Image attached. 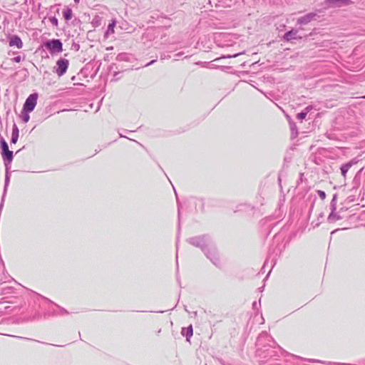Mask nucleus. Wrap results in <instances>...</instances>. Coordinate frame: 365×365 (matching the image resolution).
Instances as JSON below:
<instances>
[{"label": "nucleus", "instance_id": "nucleus-1", "mask_svg": "<svg viewBox=\"0 0 365 365\" xmlns=\"http://www.w3.org/2000/svg\"><path fill=\"white\" fill-rule=\"evenodd\" d=\"M189 244L199 247L202 251H203L211 242L210 238L207 235H200L196 237H190L187 240Z\"/></svg>", "mask_w": 365, "mask_h": 365}, {"label": "nucleus", "instance_id": "nucleus-2", "mask_svg": "<svg viewBox=\"0 0 365 365\" xmlns=\"http://www.w3.org/2000/svg\"><path fill=\"white\" fill-rule=\"evenodd\" d=\"M202 252L214 265L217 267L220 265V261L217 250L212 242Z\"/></svg>", "mask_w": 365, "mask_h": 365}, {"label": "nucleus", "instance_id": "nucleus-3", "mask_svg": "<svg viewBox=\"0 0 365 365\" xmlns=\"http://www.w3.org/2000/svg\"><path fill=\"white\" fill-rule=\"evenodd\" d=\"M44 46L51 53H61L63 51V43L60 39L48 40L44 43Z\"/></svg>", "mask_w": 365, "mask_h": 365}, {"label": "nucleus", "instance_id": "nucleus-4", "mask_svg": "<svg viewBox=\"0 0 365 365\" xmlns=\"http://www.w3.org/2000/svg\"><path fill=\"white\" fill-rule=\"evenodd\" d=\"M37 99H38V93H34L31 94L26 100L23 109L24 111L26 112H31L34 110L36 103H37Z\"/></svg>", "mask_w": 365, "mask_h": 365}, {"label": "nucleus", "instance_id": "nucleus-5", "mask_svg": "<svg viewBox=\"0 0 365 365\" xmlns=\"http://www.w3.org/2000/svg\"><path fill=\"white\" fill-rule=\"evenodd\" d=\"M68 60L66 58H60L56 62V68L55 70V72L58 76H63L64 73H66L68 67Z\"/></svg>", "mask_w": 365, "mask_h": 365}, {"label": "nucleus", "instance_id": "nucleus-6", "mask_svg": "<svg viewBox=\"0 0 365 365\" xmlns=\"http://www.w3.org/2000/svg\"><path fill=\"white\" fill-rule=\"evenodd\" d=\"M318 15L317 12H310L303 16L299 17L297 21V24L307 25L312 21L316 20V17Z\"/></svg>", "mask_w": 365, "mask_h": 365}, {"label": "nucleus", "instance_id": "nucleus-7", "mask_svg": "<svg viewBox=\"0 0 365 365\" xmlns=\"http://www.w3.org/2000/svg\"><path fill=\"white\" fill-rule=\"evenodd\" d=\"M324 3L328 7H341L351 3V0H325Z\"/></svg>", "mask_w": 365, "mask_h": 365}, {"label": "nucleus", "instance_id": "nucleus-8", "mask_svg": "<svg viewBox=\"0 0 365 365\" xmlns=\"http://www.w3.org/2000/svg\"><path fill=\"white\" fill-rule=\"evenodd\" d=\"M284 39L287 41H291L292 40L301 39L302 36L298 35L297 29H292L286 32L283 36Z\"/></svg>", "mask_w": 365, "mask_h": 365}, {"label": "nucleus", "instance_id": "nucleus-9", "mask_svg": "<svg viewBox=\"0 0 365 365\" xmlns=\"http://www.w3.org/2000/svg\"><path fill=\"white\" fill-rule=\"evenodd\" d=\"M9 46H15L18 48H21L23 47V42L19 36H18L17 35H14L10 38Z\"/></svg>", "mask_w": 365, "mask_h": 365}, {"label": "nucleus", "instance_id": "nucleus-10", "mask_svg": "<svg viewBox=\"0 0 365 365\" xmlns=\"http://www.w3.org/2000/svg\"><path fill=\"white\" fill-rule=\"evenodd\" d=\"M354 163L352 161H350L347 163L343 164L341 168V173L344 178H346V173L348 170L351 168V167L353 165Z\"/></svg>", "mask_w": 365, "mask_h": 365}, {"label": "nucleus", "instance_id": "nucleus-11", "mask_svg": "<svg viewBox=\"0 0 365 365\" xmlns=\"http://www.w3.org/2000/svg\"><path fill=\"white\" fill-rule=\"evenodd\" d=\"M182 334L186 336L187 341L193 334V329L192 325H190L187 328H182Z\"/></svg>", "mask_w": 365, "mask_h": 365}, {"label": "nucleus", "instance_id": "nucleus-12", "mask_svg": "<svg viewBox=\"0 0 365 365\" xmlns=\"http://www.w3.org/2000/svg\"><path fill=\"white\" fill-rule=\"evenodd\" d=\"M2 158L5 162L10 163L14 158L13 152L9 150L2 153Z\"/></svg>", "mask_w": 365, "mask_h": 365}, {"label": "nucleus", "instance_id": "nucleus-13", "mask_svg": "<svg viewBox=\"0 0 365 365\" xmlns=\"http://www.w3.org/2000/svg\"><path fill=\"white\" fill-rule=\"evenodd\" d=\"M341 219V217L338 214L335 213V212H331V213L328 216L327 220L329 222L333 223V222H335L336 221L339 220Z\"/></svg>", "mask_w": 365, "mask_h": 365}, {"label": "nucleus", "instance_id": "nucleus-14", "mask_svg": "<svg viewBox=\"0 0 365 365\" xmlns=\"http://www.w3.org/2000/svg\"><path fill=\"white\" fill-rule=\"evenodd\" d=\"M63 16L66 20H70L72 18V10L69 8L64 9L63 11Z\"/></svg>", "mask_w": 365, "mask_h": 365}, {"label": "nucleus", "instance_id": "nucleus-15", "mask_svg": "<svg viewBox=\"0 0 365 365\" xmlns=\"http://www.w3.org/2000/svg\"><path fill=\"white\" fill-rule=\"evenodd\" d=\"M0 145L2 149V153L9 150V145L3 138H1L0 140Z\"/></svg>", "mask_w": 365, "mask_h": 365}, {"label": "nucleus", "instance_id": "nucleus-16", "mask_svg": "<svg viewBox=\"0 0 365 365\" xmlns=\"http://www.w3.org/2000/svg\"><path fill=\"white\" fill-rule=\"evenodd\" d=\"M29 113L30 112H26V111H24V110L22 111L21 118L24 123H27L29 120V119H30V115L29 114Z\"/></svg>", "mask_w": 365, "mask_h": 365}, {"label": "nucleus", "instance_id": "nucleus-17", "mask_svg": "<svg viewBox=\"0 0 365 365\" xmlns=\"http://www.w3.org/2000/svg\"><path fill=\"white\" fill-rule=\"evenodd\" d=\"M115 26V21H113L111 23H110L108 26V29L106 33H114V27Z\"/></svg>", "mask_w": 365, "mask_h": 365}, {"label": "nucleus", "instance_id": "nucleus-18", "mask_svg": "<svg viewBox=\"0 0 365 365\" xmlns=\"http://www.w3.org/2000/svg\"><path fill=\"white\" fill-rule=\"evenodd\" d=\"M49 21L56 27L58 26V21L55 16L49 17Z\"/></svg>", "mask_w": 365, "mask_h": 365}, {"label": "nucleus", "instance_id": "nucleus-19", "mask_svg": "<svg viewBox=\"0 0 365 365\" xmlns=\"http://www.w3.org/2000/svg\"><path fill=\"white\" fill-rule=\"evenodd\" d=\"M244 53V52H242V53H236V54H234V55H227V56H223L221 57V58H235L237 56H238L239 55H241ZM220 59V58H216L215 61H219Z\"/></svg>", "mask_w": 365, "mask_h": 365}, {"label": "nucleus", "instance_id": "nucleus-20", "mask_svg": "<svg viewBox=\"0 0 365 365\" xmlns=\"http://www.w3.org/2000/svg\"><path fill=\"white\" fill-rule=\"evenodd\" d=\"M306 116H307L306 113L302 111V112H301V113L297 114V118L298 120H304L306 118Z\"/></svg>", "mask_w": 365, "mask_h": 365}, {"label": "nucleus", "instance_id": "nucleus-21", "mask_svg": "<svg viewBox=\"0 0 365 365\" xmlns=\"http://www.w3.org/2000/svg\"><path fill=\"white\" fill-rule=\"evenodd\" d=\"M335 198H336V195L334 196V197L331 202V212H334L336 210Z\"/></svg>", "mask_w": 365, "mask_h": 365}, {"label": "nucleus", "instance_id": "nucleus-22", "mask_svg": "<svg viewBox=\"0 0 365 365\" xmlns=\"http://www.w3.org/2000/svg\"><path fill=\"white\" fill-rule=\"evenodd\" d=\"M18 138H19V135H18L12 134L11 139V143L15 144L17 142Z\"/></svg>", "mask_w": 365, "mask_h": 365}, {"label": "nucleus", "instance_id": "nucleus-23", "mask_svg": "<svg viewBox=\"0 0 365 365\" xmlns=\"http://www.w3.org/2000/svg\"><path fill=\"white\" fill-rule=\"evenodd\" d=\"M19 128L17 127V125L16 124H14L13 125V128H12V134H15V135H19Z\"/></svg>", "mask_w": 365, "mask_h": 365}, {"label": "nucleus", "instance_id": "nucleus-24", "mask_svg": "<svg viewBox=\"0 0 365 365\" xmlns=\"http://www.w3.org/2000/svg\"><path fill=\"white\" fill-rule=\"evenodd\" d=\"M317 193H318V195H319V197H320L322 200L325 199V197H326V193H325L324 191H322V190H318V191H317Z\"/></svg>", "mask_w": 365, "mask_h": 365}, {"label": "nucleus", "instance_id": "nucleus-25", "mask_svg": "<svg viewBox=\"0 0 365 365\" xmlns=\"http://www.w3.org/2000/svg\"><path fill=\"white\" fill-rule=\"evenodd\" d=\"M264 336H267L266 334H262L259 336V337L257 338V341L258 345H259L260 341H262V338Z\"/></svg>", "mask_w": 365, "mask_h": 365}, {"label": "nucleus", "instance_id": "nucleus-26", "mask_svg": "<svg viewBox=\"0 0 365 365\" xmlns=\"http://www.w3.org/2000/svg\"><path fill=\"white\" fill-rule=\"evenodd\" d=\"M13 61L16 63H19L21 61V57L20 56H16L13 58Z\"/></svg>", "mask_w": 365, "mask_h": 365}, {"label": "nucleus", "instance_id": "nucleus-27", "mask_svg": "<svg viewBox=\"0 0 365 365\" xmlns=\"http://www.w3.org/2000/svg\"><path fill=\"white\" fill-rule=\"evenodd\" d=\"M312 110V107L311 106H307L305 108L304 112L306 113V114L307 115V113Z\"/></svg>", "mask_w": 365, "mask_h": 365}, {"label": "nucleus", "instance_id": "nucleus-28", "mask_svg": "<svg viewBox=\"0 0 365 365\" xmlns=\"http://www.w3.org/2000/svg\"><path fill=\"white\" fill-rule=\"evenodd\" d=\"M312 110V107L311 106H307L305 108L304 112L306 113V114L307 115V113Z\"/></svg>", "mask_w": 365, "mask_h": 365}, {"label": "nucleus", "instance_id": "nucleus-29", "mask_svg": "<svg viewBox=\"0 0 365 365\" xmlns=\"http://www.w3.org/2000/svg\"><path fill=\"white\" fill-rule=\"evenodd\" d=\"M297 129V127H296V125L294 123L293 124H291V130L292 131V133L294 132V130Z\"/></svg>", "mask_w": 365, "mask_h": 365}, {"label": "nucleus", "instance_id": "nucleus-30", "mask_svg": "<svg viewBox=\"0 0 365 365\" xmlns=\"http://www.w3.org/2000/svg\"><path fill=\"white\" fill-rule=\"evenodd\" d=\"M182 52H179V53H178L177 54H175V57H176V58H180V56H182ZM177 59H178V58H176V60H177Z\"/></svg>", "mask_w": 365, "mask_h": 365}, {"label": "nucleus", "instance_id": "nucleus-31", "mask_svg": "<svg viewBox=\"0 0 365 365\" xmlns=\"http://www.w3.org/2000/svg\"><path fill=\"white\" fill-rule=\"evenodd\" d=\"M156 61V60H153L151 61L150 62L148 63L145 66H150L152 65L153 63H155Z\"/></svg>", "mask_w": 365, "mask_h": 365}, {"label": "nucleus", "instance_id": "nucleus-32", "mask_svg": "<svg viewBox=\"0 0 365 365\" xmlns=\"http://www.w3.org/2000/svg\"><path fill=\"white\" fill-rule=\"evenodd\" d=\"M252 307L254 309H256L257 307V302H254L253 304H252Z\"/></svg>", "mask_w": 365, "mask_h": 365}, {"label": "nucleus", "instance_id": "nucleus-33", "mask_svg": "<svg viewBox=\"0 0 365 365\" xmlns=\"http://www.w3.org/2000/svg\"><path fill=\"white\" fill-rule=\"evenodd\" d=\"M196 317L197 316V312H193L191 313V317Z\"/></svg>", "mask_w": 365, "mask_h": 365}, {"label": "nucleus", "instance_id": "nucleus-34", "mask_svg": "<svg viewBox=\"0 0 365 365\" xmlns=\"http://www.w3.org/2000/svg\"><path fill=\"white\" fill-rule=\"evenodd\" d=\"M61 309L63 313L68 314V312L66 310H65L64 309L61 308Z\"/></svg>", "mask_w": 365, "mask_h": 365}, {"label": "nucleus", "instance_id": "nucleus-35", "mask_svg": "<svg viewBox=\"0 0 365 365\" xmlns=\"http://www.w3.org/2000/svg\"><path fill=\"white\" fill-rule=\"evenodd\" d=\"M309 361H311V362H316L317 361L314 360V359H309ZM318 362H319V361H317Z\"/></svg>", "mask_w": 365, "mask_h": 365}, {"label": "nucleus", "instance_id": "nucleus-36", "mask_svg": "<svg viewBox=\"0 0 365 365\" xmlns=\"http://www.w3.org/2000/svg\"><path fill=\"white\" fill-rule=\"evenodd\" d=\"M41 297H42L43 299L46 300V301L51 302L48 298L43 297L42 296H41Z\"/></svg>", "mask_w": 365, "mask_h": 365}, {"label": "nucleus", "instance_id": "nucleus-37", "mask_svg": "<svg viewBox=\"0 0 365 365\" xmlns=\"http://www.w3.org/2000/svg\"><path fill=\"white\" fill-rule=\"evenodd\" d=\"M119 135H120V138H124V137H125L124 135H122V134H120V133Z\"/></svg>", "mask_w": 365, "mask_h": 365}, {"label": "nucleus", "instance_id": "nucleus-38", "mask_svg": "<svg viewBox=\"0 0 365 365\" xmlns=\"http://www.w3.org/2000/svg\"><path fill=\"white\" fill-rule=\"evenodd\" d=\"M336 231H337V230H335L332 231V232H331V234L334 233V232H336Z\"/></svg>", "mask_w": 365, "mask_h": 365}, {"label": "nucleus", "instance_id": "nucleus-39", "mask_svg": "<svg viewBox=\"0 0 365 365\" xmlns=\"http://www.w3.org/2000/svg\"><path fill=\"white\" fill-rule=\"evenodd\" d=\"M74 1H75L76 3H78V2H79V0H74Z\"/></svg>", "mask_w": 365, "mask_h": 365}]
</instances>
